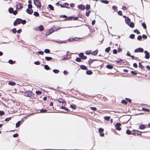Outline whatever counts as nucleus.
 <instances>
[{
    "label": "nucleus",
    "mask_w": 150,
    "mask_h": 150,
    "mask_svg": "<svg viewBox=\"0 0 150 150\" xmlns=\"http://www.w3.org/2000/svg\"><path fill=\"white\" fill-rule=\"evenodd\" d=\"M33 15L36 16H39V13L37 12H34Z\"/></svg>",
    "instance_id": "nucleus-38"
},
{
    "label": "nucleus",
    "mask_w": 150,
    "mask_h": 150,
    "mask_svg": "<svg viewBox=\"0 0 150 150\" xmlns=\"http://www.w3.org/2000/svg\"><path fill=\"white\" fill-rule=\"evenodd\" d=\"M23 8V6L22 3H19L16 5V9H22Z\"/></svg>",
    "instance_id": "nucleus-8"
},
{
    "label": "nucleus",
    "mask_w": 150,
    "mask_h": 150,
    "mask_svg": "<svg viewBox=\"0 0 150 150\" xmlns=\"http://www.w3.org/2000/svg\"><path fill=\"white\" fill-rule=\"evenodd\" d=\"M28 8L32 9L31 8L32 7V6L31 4H30L28 5Z\"/></svg>",
    "instance_id": "nucleus-61"
},
{
    "label": "nucleus",
    "mask_w": 150,
    "mask_h": 150,
    "mask_svg": "<svg viewBox=\"0 0 150 150\" xmlns=\"http://www.w3.org/2000/svg\"><path fill=\"white\" fill-rule=\"evenodd\" d=\"M100 2L106 4H107L109 3L108 1L105 0H100Z\"/></svg>",
    "instance_id": "nucleus-23"
},
{
    "label": "nucleus",
    "mask_w": 150,
    "mask_h": 150,
    "mask_svg": "<svg viewBox=\"0 0 150 150\" xmlns=\"http://www.w3.org/2000/svg\"><path fill=\"white\" fill-rule=\"evenodd\" d=\"M90 108L93 110L94 111H96L97 110V108L96 107H91Z\"/></svg>",
    "instance_id": "nucleus-49"
},
{
    "label": "nucleus",
    "mask_w": 150,
    "mask_h": 150,
    "mask_svg": "<svg viewBox=\"0 0 150 150\" xmlns=\"http://www.w3.org/2000/svg\"><path fill=\"white\" fill-rule=\"evenodd\" d=\"M73 18V17H72V16L68 17L65 18V19H64V20L65 21H66V20H68V21L71 20H72V19Z\"/></svg>",
    "instance_id": "nucleus-20"
},
{
    "label": "nucleus",
    "mask_w": 150,
    "mask_h": 150,
    "mask_svg": "<svg viewBox=\"0 0 150 150\" xmlns=\"http://www.w3.org/2000/svg\"><path fill=\"white\" fill-rule=\"evenodd\" d=\"M142 110L144 111H146V112H148L149 111V109H147V108H142Z\"/></svg>",
    "instance_id": "nucleus-48"
},
{
    "label": "nucleus",
    "mask_w": 150,
    "mask_h": 150,
    "mask_svg": "<svg viewBox=\"0 0 150 150\" xmlns=\"http://www.w3.org/2000/svg\"><path fill=\"white\" fill-rule=\"evenodd\" d=\"M44 68L47 70H49L50 69V67L47 65H45L44 66Z\"/></svg>",
    "instance_id": "nucleus-33"
},
{
    "label": "nucleus",
    "mask_w": 150,
    "mask_h": 150,
    "mask_svg": "<svg viewBox=\"0 0 150 150\" xmlns=\"http://www.w3.org/2000/svg\"><path fill=\"white\" fill-rule=\"evenodd\" d=\"M70 107L73 109H76V105H70Z\"/></svg>",
    "instance_id": "nucleus-40"
},
{
    "label": "nucleus",
    "mask_w": 150,
    "mask_h": 150,
    "mask_svg": "<svg viewBox=\"0 0 150 150\" xmlns=\"http://www.w3.org/2000/svg\"><path fill=\"white\" fill-rule=\"evenodd\" d=\"M53 32V31L52 30V29H51L50 30H48L46 33V35L47 36H48L51 33H52Z\"/></svg>",
    "instance_id": "nucleus-13"
},
{
    "label": "nucleus",
    "mask_w": 150,
    "mask_h": 150,
    "mask_svg": "<svg viewBox=\"0 0 150 150\" xmlns=\"http://www.w3.org/2000/svg\"><path fill=\"white\" fill-rule=\"evenodd\" d=\"M44 52L45 53H49L50 52V51L48 49H46L45 50Z\"/></svg>",
    "instance_id": "nucleus-47"
},
{
    "label": "nucleus",
    "mask_w": 150,
    "mask_h": 150,
    "mask_svg": "<svg viewBox=\"0 0 150 150\" xmlns=\"http://www.w3.org/2000/svg\"><path fill=\"white\" fill-rule=\"evenodd\" d=\"M142 132L140 131L137 130L136 134L137 135H141Z\"/></svg>",
    "instance_id": "nucleus-46"
},
{
    "label": "nucleus",
    "mask_w": 150,
    "mask_h": 150,
    "mask_svg": "<svg viewBox=\"0 0 150 150\" xmlns=\"http://www.w3.org/2000/svg\"><path fill=\"white\" fill-rule=\"evenodd\" d=\"M8 84L11 86H14L16 85V83L12 81H10L8 82Z\"/></svg>",
    "instance_id": "nucleus-22"
},
{
    "label": "nucleus",
    "mask_w": 150,
    "mask_h": 150,
    "mask_svg": "<svg viewBox=\"0 0 150 150\" xmlns=\"http://www.w3.org/2000/svg\"><path fill=\"white\" fill-rule=\"evenodd\" d=\"M121 102L123 104L125 105L127 104V102L124 100H122Z\"/></svg>",
    "instance_id": "nucleus-41"
},
{
    "label": "nucleus",
    "mask_w": 150,
    "mask_h": 150,
    "mask_svg": "<svg viewBox=\"0 0 150 150\" xmlns=\"http://www.w3.org/2000/svg\"><path fill=\"white\" fill-rule=\"evenodd\" d=\"M26 20H22L20 18H17L16 19V21H15L13 23V25L15 26H16L17 24H20L21 23H22L23 24H25L26 23Z\"/></svg>",
    "instance_id": "nucleus-1"
},
{
    "label": "nucleus",
    "mask_w": 150,
    "mask_h": 150,
    "mask_svg": "<svg viewBox=\"0 0 150 150\" xmlns=\"http://www.w3.org/2000/svg\"><path fill=\"white\" fill-rule=\"evenodd\" d=\"M134 33H136L137 34H139L140 33V32L137 29L134 30Z\"/></svg>",
    "instance_id": "nucleus-44"
},
{
    "label": "nucleus",
    "mask_w": 150,
    "mask_h": 150,
    "mask_svg": "<svg viewBox=\"0 0 150 150\" xmlns=\"http://www.w3.org/2000/svg\"><path fill=\"white\" fill-rule=\"evenodd\" d=\"M34 64L36 65H39L40 64V63L39 61H36L34 62Z\"/></svg>",
    "instance_id": "nucleus-60"
},
{
    "label": "nucleus",
    "mask_w": 150,
    "mask_h": 150,
    "mask_svg": "<svg viewBox=\"0 0 150 150\" xmlns=\"http://www.w3.org/2000/svg\"><path fill=\"white\" fill-rule=\"evenodd\" d=\"M86 73L88 75H91L93 74V72L91 70H88L86 71Z\"/></svg>",
    "instance_id": "nucleus-26"
},
{
    "label": "nucleus",
    "mask_w": 150,
    "mask_h": 150,
    "mask_svg": "<svg viewBox=\"0 0 150 150\" xmlns=\"http://www.w3.org/2000/svg\"><path fill=\"white\" fill-rule=\"evenodd\" d=\"M106 68L109 69H111L113 68V66L111 64H108L106 66Z\"/></svg>",
    "instance_id": "nucleus-14"
},
{
    "label": "nucleus",
    "mask_w": 150,
    "mask_h": 150,
    "mask_svg": "<svg viewBox=\"0 0 150 150\" xmlns=\"http://www.w3.org/2000/svg\"><path fill=\"white\" fill-rule=\"evenodd\" d=\"M139 67L141 68V69H143V68H144V66H143L141 63H140V62H139Z\"/></svg>",
    "instance_id": "nucleus-29"
},
{
    "label": "nucleus",
    "mask_w": 150,
    "mask_h": 150,
    "mask_svg": "<svg viewBox=\"0 0 150 150\" xmlns=\"http://www.w3.org/2000/svg\"><path fill=\"white\" fill-rule=\"evenodd\" d=\"M33 2L35 5L38 8H40L41 7V4L39 0H33Z\"/></svg>",
    "instance_id": "nucleus-3"
},
{
    "label": "nucleus",
    "mask_w": 150,
    "mask_h": 150,
    "mask_svg": "<svg viewBox=\"0 0 150 150\" xmlns=\"http://www.w3.org/2000/svg\"><path fill=\"white\" fill-rule=\"evenodd\" d=\"M121 124L119 122H117L115 125L116 129L118 131H120L121 129V128L120 127Z\"/></svg>",
    "instance_id": "nucleus-5"
},
{
    "label": "nucleus",
    "mask_w": 150,
    "mask_h": 150,
    "mask_svg": "<svg viewBox=\"0 0 150 150\" xmlns=\"http://www.w3.org/2000/svg\"><path fill=\"white\" fill-rule=\"evenodd\" d=\"M126 132L127 134L130 135L131 134V131L129 130H127L126 131Z\"/></svg>",
    "instance_id": "nucleus-50"
},
{
    "label": "nucleus",
    "mask_w": 150,
    "mask_h": 150,
    "mask_svg": "<svg viewBox=\"0 0 150 150\" xmlns=\"http://www.w3.org/2000/svg\"><path fill=\"white\" fill-rule=\"evenodd\" d=\"M144 53L145 54V58L146 59H149L150 57L149 53L147 51H145Z\"/></svg>",
    "instance_id": "nucleus-11"
},
{
    "label": "nucleus",
    "mask_w": 150,
    "mask_h": 150,
    "mask_svg": "<svg viewBox=\"0 0 150 150\" xmlns=\"http://www.w3.org/2000/svg\"><path fill=\"white\" fill-rule=\"evenodd\" d=\"M49 8L52 10H54V8L52 5L49 4L48 6Z\"/></svg>",
    "instance_id": "nucleus-30"
},
{
    "label": "nucleus",
    "mask_w": 150,
    "mask_h": 150,
    "mask_svg": "<svg viewBox=\"0 0 150 150\" xmlns=\"http://www.w3.org/2000/svg\"><path fill=\"white\" fill-rule=\"evenodd\" d=\"M126 23L128 24L130 27H131V20L128 17L126 18L125 20Z\"/></svg>",
    "instance_id": "nucleus-6"
},
{
    "label": "nucleus",
    "mask_w": 150,
    "mask_h": 150,
    "mask_svg": "<svg viewBox=\"0 0 150 150\" xmlns=\"http://www.w3.org/2000/svg\"><path fill=\"white\" fill-rule=\"evenodd\" d=\"M146 128L145 126L143 125H139V128L140 129H144Z\"/></svg>",
    "instance_id": "nucleus-24"
},
{
    "label": "nucleus",
    "mask_w": 150,
    "mask_h": 150,
    "mask_svg": "<svg viewBox=\"0 0 150 150\" xmlns=\"http://www.w3.org/2000/svg\"><path fill=\"white\" fill-rule=\"evenodd\" d=\"M122 59H117L115 61V62L118 63L119 62H122Z\"/></svg>",
    "instance_id": "nucleus-43"
},
{
    "label": "nucleus",
    "mask_w": 150,
    "mask_h": 150,
    "mask_svg": "<svg viewBox=\"0 0 150 150\" xmlns=\"http://www.w3.org/2000/svg\"><path fill=\"white\" fill-rule=\"evenodd\" d=\"M8 62L11 64H13L14 63L13 61L11 59L9 60Z\"/></svg>",
    "instance_id": "nucleus-57"
},
{
    "label": "nucleus",
    "mask_w": 150,
    "mask_h": 150,
    "mask_svg": "<svg viewBox=\"0 0 150 150\" xmlns=\"http://www.w3.org/2000/svg\"><path fill=\"white\" fill-rule=\"evenodd\" d=\"M98 131L99 133H100V136L101 137H102L104 136V133H102V132H103L104 131V129H103L102 128H99V129Z\"/></svg>",
    "instance_id": "nucleus-9"
},
{
    "label": "nucleus",
    "mask_w": 150,
    "mask_h": 150,
    "mask_svg": "<svg viewBox=\"0 0 150 150\" xmlns=\"http://www.w3.org/2000/svg\"><path fill=\"white\" fill-rule=\"evenodd\" d=\"M113 52L114 54H117V51L116 49H114L113 51Z\"/></svg>",
    "instance_id": "nucleus-63"
},
{
    "label": "nucleus",
    "mask_w": 150,
    "mask_h": 150,
    "mask_svg": "<svg viewBox=\"0 0 150 150\" xmlns=\"http://www.w3.org/2000/svg\"><path fill=\"white\" fill-rule=\"evenodd\" d=\"M90 8V6L89 5L87 4L86 5V9L87 10H88Z\"/></svg>",
    "instance_id": "nucleus-55"
},
{
    "label": "nucleus",
    "mask_w": 150,
    "mask_h": 150,
    "mask_svg": "<svg viewBox=\"0 0 150 150\" xmlns=\"http://www.w3.org/2000/svg\"><path fill=\"white\" fill-rule=\"evenodd\" d=\"M45 59L47 61L51 60L52 59V58L51 57H45Z\"/></svg>",
    "instance_id": "nucleus-28"
},
{
    "label": "nucleus",
    "mask_w": 150,
    "mask_h": 150,
    "mask_svg": "<svg viewBox=\"0 0 150 150\" xmlns=\"http://www.w3.org/2000/svg\"><path fill=\"white\" fill-rule=\"evenodd\" d=\"M5 114V112L3 111H0V115L2 116Z\"/></svg>",
    "instance_id": "nucleus-56"
},
{
    "label": "nucleus",
    "mask_w": 150,
    "mask_h": 150,
    "mask_svg": "<svg viewBox=\"0 0 150 150\" xmlns=\"http://www.w3.org/2000/svg\"><path fill=\"white\" fill-rule=\"evenodd\" d=\"M18 136V134H14L13 135V137H17Z\"/></svg>",
    "instance_id": "nucleus-64"
},
{
    "label": "nucleus",
    "mask_w": 150,
    "mask_h": 150,
    "mask_svg": "<svg viewBox=\"0 0 150 150\" xmlns=\"http://www.w3.org/2000/svg\"><path fill=\"white\" fill-rule=\"evenodd\" d=\"M142 26L144 28L146 29V24L144 23H142Z\"/></svg>",
    "instance_id": "nucleus-39"
},
{
    "label": "nucleus",
    "mask_w": 150,
    "mask_h": 150,
    "mask_svg": "<svg viewBox=\"0 0 150 150\" xmlns=\"http://www.w3.org/2000/svg\"><path fill=\"white\" fill-rule=\"evenodd\" d=\"M117 13L120 16H122V11H118Z\"/></svg>",
    "instance_id": "nucleus-59"
},
{
    "label": "nucleus",
    "mask_w": 150,
    "mask_h": 150,
    "mask_svg": "<svg viewBox=\"0 0 150 150\" xmlns=\"http://www.w3.org/2000/svg\"><path fill=\"white\" fill-rule=\"evenodd\" d=\"M64 6H65V8H69V4L67 3H65L64 4Z\"/></svg>",
    "instance_id": "nucleus-35"
},
{
    "label": "nucleus",
    "mask_w": 150,
    "mask_h": 150,
    "mask_svg": "<svg viewBox=\"0 0 150 150\" xmlns=\"http://www.w3.org/2000/svg\"><path fill=\"white\" fill-rule=\"evenodd\" d=\"M53 72L56 74L58 73L59 72V71L57 69H54L53 71Z\"/></svg>",
    "instance_id": "nucleus-45"
},
{
    "label": "nucleus",
    "mask_w": 150,
    "mask_h": 150,
    "mask_svg": "<svg viewBox=\"0 0 150 150\" xmlns=\"http://www.w3.org/2000/svg\"><path fill=\"white\" fill-rule=\"evenodd\" d=\"M78 7L79 9L83 10H84L85 8V7L84 6L81 5H79Z\"/></svg>",
    "instance_id": "nucleus-16"
},
{
    "label": "nucleus",
    "mask_w": 150,
    "mask_h": 150,
    "mask_svg": "<svg viewBox=\"0 0 150 150\" xmlns=\"http://www.w3.org/2000/svg\"><path fill=\"white\" fill-rule=\"evenodd\" d=\"M92 51L91 50H87L85 52V53L86 54L89 55L91 54Z\"/></svg>",
    "instance_id": "nucleus-27"
},
{
    "label": "nucleus",
    "mask_w": 150,
    "mask_h": 150,
    "mask_svg": "<svg viewBox=\"0 0 150 150\" xmlns=\"http://www.w3.org/2000/svg\"><path fill=\"white\" fill-rule=\"evenodd\" d=\"M79 56L83 59H86L87 58V57L86 56H84L83 53L82 52L79 54Z\"/></svg>",
    "instance_id": "nucleus-7"
},
{
    "label": "nucleus",
    "mask_w": 150,
    "mask_h": 150,
    "mask_svg": "<svg viewBox=\"0 0 150 150\" xmlns=\"http://www.w3.org/2000/svg\"><path fill=\"white\" fill-rule=\"evenodd\" d=\"M91 10L88 11L86 13V16L87 17H88L89 15V14L91 13Z\"/></svg>",
    "instance_id": "nucleus-34"
},
{
    "label": "nucleus",
    "mask_w": 150,
    "mask_h": 150,
    "mask_svg": "<svg viewBox=\"0 0 150 150\" xmlns=\"http://www.w3.org/2000/svg\"><path fill=\"white\" fill-rule=\"evenodd\" d=\"M40 111L41 113H45L47 111V110L44 109H41Z\"/></svg>",
    "instance_id": "nucleus-54"
},
{
    "label": "nucleus",
    "mask_w": 150,
    "mask_h": 150,
    "mask_svg": "<svg viewBox=\"0 0 150 150\" xmlns=\"http://www.w3.org/2000/svg\"><path fill=\"white\" fill-rule=\"evenodd\" d=\"M57 100L58 101L59 103H64V100L62 98H60L58 99Z\"/></svg>",
    "instance_id": "nucleus-21"
},
{
    "label": "nucleus",
    "mask_w": 150,
    "mask_h": 150,
    "mask_svg": "<svg viewBox=\"0 0 150 150\" xmlns=\"http://www.w3.org/2000/svg\"><path fill=\"white\" fill-rule=\"evenodd\" d=\"M110 47H108L105 49V51L106 52L108 53L110 51Z\"/></svg>",
    "instance_id": "nucleus-31"
},
{
    "label": "nucleus",
    "mask_w": 150,
    "mask_h": 150,
    "mask_svg": "<svg viewBox=\"0 0 150 150\" xmlns=\"http://www.w3.org/2000/svg\"><path fill=\"white\" fill-rule=\"evenodd\" d=\"M80 68L81 69L83 70H87V68L86 67L83 65H81L80 66Z\"/></svg>",
    "instance_id": "nucleus-17"
},
{
    "label": "nucleus",
    "mask_w": 150,
    "mask_h": 150,
    "mask_svg": "<svg viewBox=\"0 0 150 150\" xmlns=\"http://www.w3.org/2000/svg\"><path fill=\"white\" fill-rule=\"evenodd\" d=\"M98 52V51L97 50H96L95 51L91 52V54L92 55L96 56Z\"/></svg>",
    "instance_id": "nucleus-18"
},
{
    "label": "nucleus",
    "mask_w": 150,
    "mask_h": 150,
    "mask_svg": "<svg viewBox=\"0 0 150 150\" xmlns=\"http://www.w3.org/2000/svg\"><path fill=\"white\" fill-rule=\"evenodd\" d=\"M9 12L11 13H13L14 15H16L18 13V11H13V9L11 8L10 7L8 10Z\"/></svg>",
    "instance_id": "nucleus-4"
},
{
    "label": "nucleus",
    "mask_w": 150,
    "mask_h": 150,
    "mask_svg": "<svg viewBox=\"0 0 150 150\" xmlns=\"http://www.w3.org/2000/svg\"><path fill=\"white\" fill-rule=\"evenodd\" d=\"M36 94L37 95H40L42 94V93L41 91H37L35 92Z\"/></svg>",
    "instance_id": "nucleus-32"
},
{
    "label": "nucleus",
    "mask_w": 150,
    "mask_h": 150,
    "mask_svg": "<svg viewBox=\"0 0 150 150\" xmlns=\"http://www.w3.org/2000/svg\"><path fill=\"white\" fill-rule=\"evenodd\" d=\"M27 12L29 14H31L33 12V11L32 9L27 8L26 9Z\"/></svg>",
    "instance_id": "nucleus-12"
},
{
    "label": "nucleus",
    "mask_w": 150,
    "mask_h": 150,
    "mask_svg": "<svg viewBox=\"0 0 150 150\" xmlns=\"http://www.w3.org/2000/svg\"><path fill=\"white\" fill-rule=\"evenodd\" d=\"M38 29L40 31H42L44 29V28L43 26L42 25H40L38 28Z\"/></svg>",
    "instance_id": "nucleus-19"
},
{
    "label": "nucleus",
    "mask_w": 150,
    "mask_h": 150,
    "mask_svg": "<svg viewBox=\"0 0 150 150\" xmlns=\"http://www.w3.org/2000/svg\"><path fill=\"white\" fill-rule=\"evenodd\" d=\"M143 51L144 49L142 48L141 47H139L137 49H136L134 50V52H143Z\"/></svg>",
    "instance_id": "nucleus-10"
},
{
    "label": "nucleus",
    "mask_w": 150,
    "mask_h": 150,
    "mask_svg": "<svg viewBox=\"0 0 150 150\" xmlns=\"http://www.w3.org/2000/svg\"><path fill=\"white\" fill-rule=\"evenodd\" d=\"M137 130H134L132 131V134L135 135L136 134Z\"/></svg>",
    "instance_id": "nucleus-53"
},
{
    "label": "nucleus",
    "mask_w": 150,
    "mask_h": 150,
    "mask_svg": "<svg viewBox=\"0 0 150 150\" xmlns=\"http://www.w3.org/2000/svg\"><path fill=\"white\" fill-rule=\"evenodd\" d=\"M24 95L26 97L32 98V97H33L34 94L33 93L32 91H26L24 93Z\"/></svg>",
    "instance_id": "nucleus-2"
},
{
    "label": "nucleus",
    "mask_w": 150,
    "mask_h": 150,
    "mask_svg": "<svg viewBox=\"0 0 150 150\" xmlns=\"http://www.w3.org/2000/svg\"><path fill=\"white\" fill-rule=\"evenodd\" d=\"M142 37L144 39H146L147 38V36L145 35H142Z\"/></svg>",
    "instance_id": "nucleus-62"
},
{
    "label": "nucleus",
    "mask_w": 150,
    "mask_h": 150,
    "mask_svg": "<svg viewBox=\"0 0 150 150\" xmlns=\"http://www.w3.org/2000/svg\"><path fill=\"white\" fill-rule=\"evenodd\" d=\"M78 40V38H71L70 39V40L71 41H76Z\"/></svg>",
    "instance_id": "nucleus-42"
},
{
    "label": "nucleus",
    "mask_w": 150,
    "mask_h": 150,
    "mask_svg": "<svg viewBox=\"0 0 150 150\" xmlns=\"http://www.w3.org/2000/svg\"><path fill=\"white\" fill-rule=\"evenodd\" d=\"M16 29L15 28H13L12 30V32L14 33H16Z\"/></svg>",
    "instance_id": "nucleus-58"
},
{
    "label": "nucleus",
    "mask_w": 150,
    "mask_h": 150,
    "mask_svg": "<svg viewBox=\"0 0 150 150\" xmlns=\"http://www.w3.org/2000/svg\"><path fill=\"white\" fill-rule=\"evenodd\" d=\"M142 36L140 35H139L138 36L137 39L138 40H142Z\"/></svg>",
    "instance_id": "nucleus-52"
},
{
    "label": "nucleus",
    "mask_w": 150,
    "mask_h": 150,
    "mask_svg": "<svg viewBox=\"0 0 150 150\" xmlns=\"http://www.w3.org/2000/svg\"><path fill=\"white\" fill-rule=\"evenodd\" d=\"M76 61L78 62H80L81 61V58L79 57H77L76 59Z\"/></svg>",
    "instance_id": "nucleus-36"
},
{
    "label": "nucleus",
    "mask_w": 150,
    "mask_h": 150,
    "mask_svg": "<svg viewBox=\"0 0 150 150\" xmlns=\"http://www.w3.org/2000/svg\"><path fill=\"white\" fill-rule=\"evenodd\" d=\"M11 118H12V117H11L6 118L5 119V121H6L8 122V121H9V120H10L11 119Z\"/></svg>",
    "instance_id": "nucleus-51"
},
{
    "label": "nucleus",
    "mask_w": 150,
    "mask_h": 150,
    "mask_svg": "<svg viewBox=\"0 0 150 150\" xmlns=\"http://www.w3.org/2000/svg\"><path fill=\"white\" fill-rule=\"evenodd\" d=\"M97 60L96 59H90V61L88 62V63L89 66H90L91 64L94 61H96Z\"/></svg>",
    "instance_id": "nucleus-15"
},
{
    "label": "nucleus",
    "mask_w": 150,
    "mask_h": 150,
    "mask_svg": "<svg viewBox=\"0 0 150 150\" xmlns=\"http://www.w3.org/2000/svg\"><path fill=\"white\" fill-rule=\"evenodd\" d=\"M21 124V122L20 121H18L16 124V127H18Z\"/></svg>",
    "instance_id": "nucleus-37"
},
{
    "label": "nucleus",
    "mask_w": 150,
    "mask_h": 150,
    "mask_svg": "<svg viewBox=\"0 0 150 150\" xmlns=\"http://www.w3.org/2000/svg\"><path fill=\"white\" fill-rule=\"evenodd\" d=\"M110 118V116H105L104 117V120L107 121H109Z\"/></svg>",
    "instance_id": "nucleus-25"
}]
</instances>
